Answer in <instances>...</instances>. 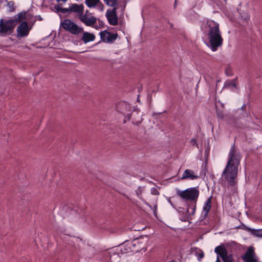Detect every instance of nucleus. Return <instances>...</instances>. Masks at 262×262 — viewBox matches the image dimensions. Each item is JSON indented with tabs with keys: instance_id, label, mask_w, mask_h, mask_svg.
Returning a JSON list of instances; mask_svg holds the SVG:
<instances>
[{
	"instance_id": "39",
	"label": "nucleus",
	"mask_w": 262,
	"mask_h": 262,
	"mask_svg": "<svg viewBox=\"0 0 262 262\" xmlns=\"http://www.w3.org/2000/svg\"><path fill=\"white\" fill-rule=\"evenodd\" d=\"M222 106L223 108H224V105H223V104H222Z\"/></svg>"
},
{
	"instance_id": "25",
	"label": "nucleus",
	"mask_w": 262,
	"mask_h": 262,
	"mask_svg": "<svg viewBox=\"0 0 262 262\" xmlns=\"http://www.w3.org/2000/svg\"><path fill=\"white\" fill-rule=\"evenodd\" d=\"M103 254L107 257L106 260H108L111 259V252L109 251H104Z\"/></svg>"
},
{
	"instance_id": "29",
	"label": "nucleus",
	"mask_w": 262,
	"mask_h": 262,
	"mask_svg": "<svg viewBox=\"0 0 262 262\" xmlns=\"http://www.w3.org/2000/svg\"><path fill=\"white\" fill-rule=\"evenodd\" d=\"M204 256V254L203 251H201V252L198 255V260L199 261H201V259L203 258Z\"/></svg>"
},
{
	"instance_id": "7",
	"label": "nucleus",
	"mask_w": 262,
	"mask_h": 262,
	"mask_svg": "<svg viewBox=\"0 0 262 262\" xmlns=\"http://www.w3.org/2000/svg\"><path fill=\"white\" fill-rule=\"evenodd\" d=\"M79 19L86 26L92 27L96 24L97 18L88 10H86L84 14L82 13Z\"/></svg>"
},
{
	"instance_id": "37",
	"label": "nucleus",
	"mask_w": 262,
	"mask_h": 262,
	"mask_svg": "<svg viewBox=\"0 0 262 262\" xmlns=\"http://www.w3.org/2000/svg\"><path fill=\"white\" fill-rule=\"evenodd\" d=\"M215 262H221L219 259V256H217V258H216V260Z\"/></svg>"
},
{
	"instance_id": "28",
	"label": "nucleus",
	"mask_w": 262,
	"mask_h": 262,
	"mask_svg": "<svg viewBox=\"0 0 262 262\" xmlns=\"http://www.w3.org/2000/svg\"><path fill=\"white\" fill-rule=\"evenodd\" d=\"M71 12V10H70V7L69 8H63L61 9V13H70Z\"/></svg>"
},
{
	"instance_id": "17",
	"label": "nucleus",
	"mask_w": 262,
	"mask_h": 262,
	"mask_svg": "<svg viewBox=\"0 0 262 262\" xmlns=\"http://www.w3.org/2000/svg\"><path fill=\"white\" fill-rule=\"evenodd\" d=\"M139 241L134 240V241L128 243L126 245V248L125 249V251L124 252H137L139 251V249H136V246L137 244H139Z\"/></svg>"
},
{
	"instance_id": "24",
	"label": "nucleus",
	"mask_w": 262,
	"mask_h": 262,
	"mask_svg": "<svg viewBox=\"0 0 262 262\" xmlns=\"http://www.w3.org/2000/svg\"><path fill=\"white\" fill-rule=\"evenodd\" d=\"M216 116L218 118L223 120L224 118V112L223 110H219L216 108Z\"/></svg>"
},
{
	"instance_id": "38",
	"label": "nucleus",
	"mask_w": 262,
	"mask_h": 262,
	"mask_svg": "<svg viewBox=\"0 0 262 262\" xmlns=\"http://www.w3.org/2000/svg\"><path fill=\"white\" fill-rule=\"evenodd\" d=\"M148 99H150V101H151V95H148Z\"/></svg>"
},
{
	"instance_id": "11",
	"label": "nucleus",
	"mask_w": 262,
	"mask_h": 262,
	"mask_svg": "<svg viewBox=\"0 0 262 262\" xmlns=\"http://www.w3.org/2000/svg\"><path fill=\"white\" fill-rule=\"evenodd\" d=\"M117 9V8H115L112 9H108L105 14L109 24L113 26L117 25L118 23Z\"/></svg>"
},
{
	"instance_id": "6",
	"label": "nucleus",
	"mask_w": 262,
	"mask_h": 262,
	"mask_svg": "<svg viewBox=\"0 0 262 262\" xmlns=\"http://www.w3.org/2000/svg\"><path fill=\"white\" fill-rule=\"evenodd\" d=\"M214 252L217 254V256L221 258L223 262H233L234 261L232 254L229 253L223 244L216 247Z\"/></svg>"
},
{
	"instance_id": "34",
	"label": "nucleus",
	"mask_w": 262,
	"mask_h": 262,
	"mask_svg": "<svg viewBox=\"0 0 262 262\" xmlns=\"http://www.w3.org/2000/svg\"><path fill=\"white\" fill-rule=\"evenodd\" d=\"M8 5L9 6V7H10V6L13 7V2H9L8 3Z\"/></svg>"
},
{
	"instance_id": "1",
	"label": "nucleus",
	"mask_w": 262,
	"mask_h": 262,
	"mask_svg": "<svg viewBox=\"0 0 262 262\" xmlns=\"http://www.w3.org/2000/svg\"><path fill=\"white\" fill-rule=\"evenodd\" d=\"M229 157L226 166L222 175L224 176L228 184L233 186L235 184V179L237 177L238 166L239 165L241 158L239 152L235 149L234 144L230 149Z\"/></svg>"
},
{
	"instance_id": "23",
	"label": "nucleus",
	"mask_w": 262,
	"mask_h": 262,
	"mask_svg": "<svg viewBox=\"0 0 262 262\" xmlns=\"http://www.w3.org/2000/svg\"><path fill=\"white\" fill-rule=\"evenodd\" d=\"M225 73L226 75L229 77L233 75V72L232 71L231 67H227V68L225 70Z\"/></svg>"
},
{
	"instance_id": "10",
	"label": "nucleus",
	"mask_w": 262,
	"mask_h": 262,
	"mask_svg": "<svg viewBox=\"0 0 262 262\" xmlns=\"http://www.w3.org/2000/svg\"><path fill=\"white\" fill-rule=\"evenodd\" d=\"M99 34L101 40L106 43L113 42L118 37L117 33H112L106 30L100 32Z\"/></svg>"
},
{
	"instance_id": "4",
	"label": "nucleus",
	"mask_w": 262,
	"mask_h": 262,
	"mask_svg": "<svg viewBox=\"0 0 262 262\" xmlns=\"http://www.w3.org/2000/svg\"><path fill=\"white\" fill-rule=\"evenodd\" d=\"M60 27L66 31L74 35H78L83 31L82 27L69 19H65L60 23Z\"/></svg>"
},
{
	"instance_id": "27",
	"label": "nucleus",
	"mask_w": 262,
	"mask_h": 262,
	"mask_svg": "<svg viewBox=\"0 0 262 262\" xmlns=\"http://www.w3.org/2000/svg\"><path fill=\"white\" fill-rule=\"evenodd\" d=\"M126 104L125 103H124V102L120 103H119V104H118V105H117V109L119 112H120L121 113L124 114V112H123V111H122V110H119V106H126Z\"/></svg>"
},
{
	"instance_id": "22",
	"label": "nucleus",
	"mask_w": 262,
	"mask_h": 262,
	"mask_svg": "<svg viewBox=\"0 0 262 262\" xmlns=\"http://www.w3.org/2000/svg\"><path fill=\"white\" fill-rule=\"evenodd\" d=\"M253 234L256 237H262V229H253Z\"/></svg>"
},
{
	"instance_id": "32",
	"label": "nucleus",
	"mask_w": 262,
	"mask_h": 262,
	"mask_svg": "<svg viewBox=\"0 0 262 262\" xmlns=\"http://www.w3.org/2000/svg\"><path fill=\"white\" fill-rule=\"evenodd\" d=\"M58 3L62 2L63 3H65L67 2V0H56Z\"/></svg>"
},
{
	"instance_id": "13",
	"label": "nucleus",
	"mask_w": 262,
	"mask_h": 262,
	"mask_svg": "<svg viewBox=\"0 0 262 262\" xmlns=\"http://www.w3.org/2000/svg\"><path fill=\"white\" fill-rule=\"evenodd\" d=\"M70 10H71V12L76 13L79 18L81 14L84 13V6L73 4L70 7Z\"/></svg>"
},
{
	"instance_id": "30",
	"label": "nucleus",
	"mask_w": 262,
	"mask_h": 262,
	"mask_svg": "<svg viewBox=\"0 0 262 262\" xmlns=\"http://www.w3.org/2000/svg\"><path fill=\"white\" fill-rule=\"evenodd\" d=\"M54 8H55V9H56L57 12H61V9H62V8L60 7L59 6L55 5L54 6Z\"/></svg>"
},
{
	"instance_id": "9",
	"label": "nucleus",
	"mask_w": 262,
	"mask_h": 262,
	"mask_svg": "<svg viewBox=\"0 0 262 262\" xmlns=\"http://www.w3.org/2000/svg\"><path fill=\"white\" fill-rule=\"evenodd\" d=\"M30 30L28 23L26 21L22 22L16 29V37L17 38L27 37L29 34Z\"/></svg>"
},
{
	"instance_id": "2",
	"label": "nucleus",
	"mask_w": 262,
	"mask_h": 262,
	"mask_svg": "<svg viewBox=\"0 0 262 262\" xmlns=\"http://www.w3.org/2000/svg\"><path fill=\"white\" fill-rule=\"evenodd\" d=\"M202 28L207 32L208 47L213 52L217 51L223 43V38L219 29V24L213 20L208 19Z\"/></svg>"
},
{
	"instance_id": "33",
	"label": "nucleus",
	"mask_w": 262,
	"mask_h": 262,
	"mask_svg": "<svg viewBox=\"0 0 262 262\" xmlns=\"http://www.w3.org/2000/svg\"><path fill=\"white\" fill-rule=\"evenodd\" d=\"M168 202L170 204V205H171L173 207H174V206H173V204H172V202H171V200H170V198H168Z\"/></svg>"
},
{
	"instance_id": "12",
	"label": "nucleus",
	"mask_w": 262,
	"mask_h": 262,
	"mask_svg": "<svg viewBox=\"0 0 262 262\" xmlns=\"http://www.w3.org/2000/svg\"><path fill=\"white\" fill-rule=\"evenodd\" d=\"M85 4L90 8L96 7L100 11L104 10V5L100 0H85Z\"/></svg>"
},
{
	"instance_id": "36",
	"label": "nucleus",
	"mask_w": 262,
	"mask_h": 262,
	"mask_svg": "<svg viewBox=\"0 0 262 262\" xmlns=\"http://www.w3.org/2000/svg\"><path fill=\"white\" fill-rule=\"evenodd\" d=\"M249 18V15L248 14H246L245 19H248Z\"/></svg>"
},
{
	"instance_id": "40",
	"label": "nucleus",
	"mask_w": 262,
	"mask_h": 262,
	"mask_svg": "<svg viewBox=\"0 0 262 262\" xmlns=\"http://www.w3.org/2000/svg\"><path fill=\"white\" fill-rule=\"evenodd\" d=\"M177 0H175V3H176Z\"/></svg>"
},
{
	"instance_id": "19",
	"label": "nucleus",
	"mask_w": 262,
	"mask_h": 262,
	"mask_svg": "<svg viewBox=\"0 0 262 262\" xmlns=\"http://www.w3.org/2000/svg\"><path fill=\"white\" fill-rule=\"evenodd\" d=\"M103 1L107 6L113 8H117L118 5V0H103Z\"/></svg>"
},
{
	"instance_id": "5",
	"label": "nucleus",
	"mask_w": 262,
	"mask_h": 262,
	"mask_svg": "<svg viewBox=\"0 0 262 262\" xmlns=\"http://www.w3.org/2000/svg\"><path fill=\"white\" fill-rule=\"evenodd\" d=\"M13 21L2 18L0 19V36L5 37L11 35L14 29Z\"/></svg>"
},
{
	"instance_id": "21",
	"label": "nucleus",
	"mask_w": 262,
	"mask_h": 262,
	"mask_svg": "<svg viewBox=\"0 0 262 262\" xmlns=\"http://www.w3.org/2000/svg\"><path fill=\"white\" fill-rule=\"evenodd\" d=\"M237 84H235L231 80H227L224 82V88L233 87L237 88Z\"/></svg>"
},
{
	"instance_id": "3",
	"label": "nucleus",
	"mask_w": 262,
	"mask_h": 262,
	"mask_svg": "<svg viewBox=\"0 0 262 262\" xmlns=\"http://www.w3.org/2000/svg\"><path fill=\"white\" fill-rule=\"evenodd\" d=\"M176 193L183 200L190 201L187 204L186 212L189 215H193L195 212L196 202L200 194L198 187H190L182 191L177 190Z\"/></svg>"
},
{
	"instance_id": "8",
	"label": "nucleus",
	"mask_w": 262,
	"mask_h": 262,
	"mask_svg": "<svg viewBox=\"0 0 262 262\" xmlns=\"http://www.w3.org/2000/svg\"><path fill=\"white\" fill-rule=\"evenodd\" d=\"M242 259L244 262H258V258L252 247L247 249L245 254L242 256Z\"/></svg>"
},
{
	"instance_id": "14",
	"label": "nucleus",
	"mask_w": 262,
	"mask_h": 262,
	"mask_svg": "<svg viewBox=\"0 0 262 262\" xmlns=\"http://www.w3.org/2000/svg\"><path fill=\"white\" fill-rule=\"evenodd\" d=\"M199 177L195 174L194 171L190 169H186L181 177V180H194L198 179Z\"/></svg>"
},
{
	"instance_id": "31",
	"label": "nucleus",
	"mask_w": 262,
	"mask_h": 262,
	"mask_svg": "<svg viewBox=\"0 0 262 262\" xmlns=\"http://www.w3.org/2000/svg\"><path fill=\"white\" fill-rule=\"evenodd\" d=\"M235 84H237V77L236 76L233 80H231Z\"/></svg>"
},
{
	"instance_id": "15",
	"label": "nucleus",
	"mask_w": 262,
	"mask_h": 262,
	"mask_svg": "<svg viewBox=\"0 0 262 262\" xmlns=\"http://www.w3.org/2000/svg\"><path fill=\"white\" fill-rule=\"evenodd\" d=\"M211 199L212 196H210L209 198L207 199V200L205 202L203 206V211L205 212L203 215L201 216V220L205 219L208 214V213L211 208Z\"/></svg>"
},
{
	"instance_id": "20",
	"label": "nucleus",
	"mask_w": 262,
	"mask_h": 262,
	"mask_svg": "<svg viewBox=\"0 0 262 262\" xmlns=\"http://www.w3.org/2000/svg\"><path fill=\"white\" fill-rule=\"evenodd\" d=\"M144 190V187L141 186H139L137 190H136V193L137 196L141 199L145 204L148 205L144 200L142 199V192Z\"/></svg>"
},
{
	"instance_id": "18",
	"label": "nucleus",
	"mask_w": 262,
	"mask_h": 262,
	"mask_svg": "<svg viewBox=\"0 0 262 262\" xmlns=\"http://www.w3.org/2000/svg\"><path fill=\"white\" fill-rule=\"evenodd\" d=\"M95 36L93 34L89 32H84L82 35L81 40L84 42L87 43L90 41H93Z\"/></svg>"
},
{
	"instance_id": "16",
	"label": "nucleus",
	"mask_w": 262,
	"mask_h": 262,
	"mask_svg": "<svg viewBox=\"0 0 262 262\" xmlns=\"http://www.w3.org/2000/svg\"><path fill=\"white\" fill-rule=\"evenodd\" d=\"M26 18V13L25 12H21L18 13L17 15L14 16V17L10 19V21H13L14 24V28L15 26L20 23H22V21Z\"/></svg>"
},
{
	"instance_id": "35",
	"label": "nucleus",
	"mask_w": 262,
	"mask_h": 262,
	"mask_svg": "<svg viewBox=\"0 0 262 262\" xmlns=\"http://www.w3.org/2000/svg\"><path fill=\"white\" fill-rule=\"evenodd\" d=\"M241 108L242 110H245L246 108V105L245 104H243L242 107H241Z\"/></svg>"
},
{
	"instance_id": "26",
	"label": "nucleus",
	"mask_w": 262,
	"mask_h": 262,
	"mask_svg": "<svg viewBox=\"0 0 262 262\" xmlns=\"http://www.w3.org/2000/svg\"><path fill=\"white\" fill-rule=\"evenodd\" d=\"M151 193L154 195H157L159 194V192L156 188L152 187L151 189Z\"/></svg>"
}]
</instances>
